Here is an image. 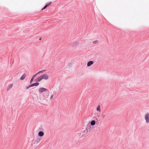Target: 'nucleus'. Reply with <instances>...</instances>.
<instances>
[{
	"instance_id": "5",
	"label": "nucleus",
	"mask_w": 149,
	"mask_h": 149,
	"mask_svg": "<svg viewBox=\"0 0 149 149\" xmlns=\"http://www.w3.org/2000/svg\"><path fill=\"white\" fill-rule=\"evenodd\" d=\"M96 110L97 111L100 113L101 112L100 107V105H98L96 107Z\"/></svg>"
},
{
	"instance_id": "11",
	"label": "nucleus",
	"mask_w": 149,
	"mask_h": 149,
	"mask_svg": "<svg viewBox=\"0 0 149 149\" xmlns=\"http://www.w3.org/2000/svg\"><path fill=\"white\" fill-rule=\"evenodd\" d=\"M26 75L25 74H23V75L22 76V77L20 78V80H23L26 77Z\"/></svg>"
},
{
	"instance_id": "6",
	"label": "nucleus",
	"mask_w": 149,
	"mask_h": 149,
	"mask_svg": "<svg viewBox=\"0 0 149 149\" xmlns=\"http://www.w3.org/2000/svg\"><path fill=\"white\" fill-rule=\"evenodd\" d=\"M93 63V62L92 61H89L87 63V66H90Z\"/></svg>"
},
{
	"instance_id": "17",
	"label": "nucleus",
	"mask_w": 149,
	"mask_h": 149,
	"mask_svg": "<svg viewBox=\"0 0 149 149\" xmlns=\"http://www.w3.org/2000/svg\"><path fill=\"white\" fill-rule=\"evenodd\" d=\"M34 78L33 77L31 79V81H30V83H31L33 81V80Z\"/></svg>"
},
{
	"instance_id": "3",
	"label": "nucleus",
	"mask_w": 149,
	"mask_h": 149,
	"mask_svg": "<svg viewBox=\"0 0 149 149\" xmlns=\"http://www.w3.org/2000/svg\"><path fill=\"white\" fill-rule=\"evenodd\" d=\"M145 119L146 120V123L149 122V113H147L145 115Z\"/></svg>"
},
{
	"instance_id": "15",
	"label": "nucleus",
	"mask_w": 149,
	"mask_h": 149,
	"mask_svg": "<svg viewBox=\"0 0 149 149\" xmlns=\"http://www.w3.org/2000/svg\"><path fill=\"white\" fill-rule=\"evenodd\" d=\"M74 44L75 45H78L79 44V42H76L74 43Z\"/></svg>"
},
{
	"instance_id": "9",
	"label": "nucleus",
	"mask_w": 149,
	"mask_h": 149,
	"mask_svg": "<svg viewBox=\"0 0 149 149\" xmlns=\"http://www.w3.org/2000/svg\"><path fill=\"white\" fill-rule=\"evenodd\" d=\"M52 2H50L49 3L46 5L42 9V10L45 9L48 6H49L51 3Z\"/></svg>"
},
{
	"instance_id": "1",
	"label": "nucleus",
	"mask_w": 149,
	"mask_h": 149,
	"mask_svg": "<svg viewBox=\"0 0 149 149\" xmlns=\"http://www.w3.org/2000/svg\"><path fill=\"white\" fill-rule=\"evenodd\" d=\"M49 75L47 74H44L41 75L37 78L35 80L36 81L40 82L42 79L45 80H47L49 79Z\"/></svg>"
},
{
	"instance_id": "10",
	"label": "nucleus",
	"mask_w": 149,
	"mask_h": 149,
	"mask_svg": "<svg viewBox=\"0 0 149 149\" xmlns=\"http://www.w3.org/2000/svg\"><path fill=\"white\" fill-rule=\"evenodd\" d=\"M91 125L92 126H94L95 124V122L94 120H93L91 122Z\"/></svg>"
},
{
	"instance_id": "13",
	"label": "nucleus",
	"mask_w": 149,
	"mask_h": 149,
	"mask_svg": "<svg viewBox=\"0 0 149 149\" xmlns=\"http://www.w3.org/2000/svg\"><path fill=\"white\" fill-rule=\"evenodd\" d=\"M45 71V70H43L37 72V74H41V73H43Z\"/></svg>"
},
{
	"instance_id": "20",
	"label": "nucleus",
	"mask_w": 149,
	"mask_h": 149,
	"mask_svg": "<svg viewBox=\"0 0 149 149\" xmlns=\"http://www.w3.org/2000/svg\"><path fill=\"white\" fill-rule=\"evenodd\" d=\"M53 97V96H52L51 97V99H52V97Z\"/></svg>"
},
{
	"instance_id": "18",
	"label": "nucleus",
	"mask_w": 149,
	"mask_h": 149,
	"mask_svg": "<svg viewBox=\"0 0 149 149\" xmlns=\"http://www.w3.org/2000/svg\"><path fill=\"white\" fill-rule=\"evenodd\" d=\"M103 118H104L105 116V115H103Z\"/></svg>"
},
{
	"instance_id": "16",
	"label": "nucleus",
	"mask_w": 149,
	"mask_h": 149,
	"mask_svg": "<svg viewBox=\"0 0 149 149\" xmlns=\"http://www.w3.org/2000/svg\"><path fill=\"white\" fill-rule=\"evenodd\" d=\"M38 74H37V73H36L35 75H33L32 77L34 79V78L36 77V76Z\"/></svg>"
},
{
	"instance_id": "12",
	"label": "nucleus",
	"mask_w": 149,
	"mask_h": 149,
	"mask_svg": "<svg viewBox=\"0 0 149 149\" xmlns=\"http://www.w3.org/2000/svg\"><path fill=\"white\" fill-rule=\"evenodd\" d=\"M13 85L12 84H11L9 85L8 87V89L9 90L13 86Z\"/></svg>"
},
{
	"instance_id": "2",
	"label": "nucleus",
	"mask_w": 149,
	"mask_h": 149,
	"mask_svg": "<svg viewBox=\"0 0 149 149\" xmlns=\"http://www.w3.org/2000/svg\"><path fill=\"white\" fill-rule=\"evenodd\" d=\"M88 130L86 128H83L80 133L81 135L83 136H85L88 133Z\"/></svg>"
},
{
	"instance_id": "8",
	"label": "nucleus",
	"mask_w": 149,
	"mask_h": 149,
	"mask_svg": "<svg viewBox=\"0 0 149 149\" xmlns=\"http://www.w3.org/2000/svg\"><path fill=\"white\" fill-rule=\"evenodd\" d=\"M39 84V83L38 82H36L35 83L33 84H32L30 87H32L33 86H38Z\"/></svg>"
},
{
	"instance_id": "14",
	"label": "nucleus",
	"mask_w": 149,
	"mask_h": 149,
	"mask_svg": "<svg viewBox=\"0 0 149 149\" xmlns=\"http://www.w3.org/2000/svg\"><path fill=\"white\" fill-rule=\"evenodd\" d=\"M98 42V40H96L95 41H94L93 42V44H95L97 43Z\"/></svg>"
},
{
	"instance_id": "7",
	"label": "nucleus",
	"mask_w": 149,
	"mask_h": 149,
	"mask_svg": "<svg viewBox=\"0 0 149 149\" xmlns=\"http://www.w3.org/2000/svg\"><path fill=\"white\" fill-rule=\"evenodd\" d=\"M44 135V133L42 131H40L38 132V135L39 136H42Z\"/></svg>"
},
{
	"instance_id": "19",
	"label": "nucleus",
	"mask_w": 149,
	"mask_h": 149,
	"mask_svg": "<svg viewBox=\"0 0 149 149\" xmlns=\"http://www.w3.org/2000/svg\"><path fill=\"white\" fill-rule=\"evenodd\" d=\"M30 87V86H29V87H27L26 88V89H28V88H29Z\"/></svg>"
},
{
	"instance_id": "4",
	"label": "nucleus",
	"mask_w": 149,
	"mask_h": 149,
	"mask_svg": "<svg viewBox=\"0 0 149 149\" xmlns=\"http://www.w3.org/2000/svg\"><path fill=\"white\" fill-rule=\"evenodd\" d=\"M47 90V89L43 88H40L39 90V93H41L44 91H45Z\"/></svg>"
}]
</instances>
